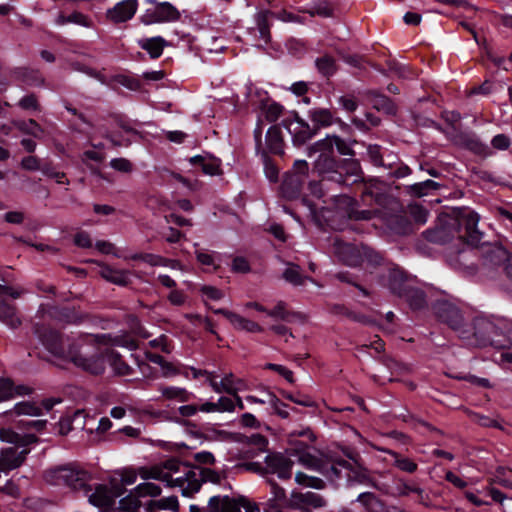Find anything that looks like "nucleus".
<instances>
[{
	"mask_svg": "<svg viewBox=\"0 0 512 512\" xmlns=\"http://www.w3.org/2000/svg\"><path fill=\"white\" fill-rule=\"evenodd\" d=\"M370 101L374 109L387 115H395L397 106L391 98L377 91L370 92Z\"/></svg>",
	"mask_w": 512,
	"mask_h": 512,
	"instance_id": "obj_26",
	"label": "nucleus"
},
{
	"mask_svg": "<svg viewBox=\"0 0 512 512\" xmlns=\"http://www.w3.org/2000/svg\"><path fill=\"white\" fill-rule=\"evenodd\" d=\"M21 293L11 286L0 284V298L11 297L18 299ZM0 320L11 328H17L21 325V320L16 314L15 305L0 299Z\"/></svg>",
	"mask_w": 512,
	"mask_h": 512,
	"instance_id": "obj_14",
	"label": "nucleus"
},
{
	"mask_svg": "<svg viewBox=\"0 0 512 512\" xmlns=\"http://www.w3.org/2000/svg\"><path fill=\"white\" fill-rule=\"evenodd\" d=\"M306 13L311 17L332 18L334 17V6L329 0H314L313 5L306 10Z\"/></svg>",
	"mask_w": 512,
	"mask_h": 512,
	"instance_id": "obj_34",
	"label": "nucleus"
},
{
	"mask_svg": "<svg viewBox=\"0 0 512 512\" xmlns=\"http://www.w3.org/2000/svg\"><path fill=\"white\" fill-rule=\"evenodd\" d=\"M283 278L287 282H289L295 286L303 285L306 280H312L311 277L304 276L300 272L299 266H293V267L286 268L285 271L283 272Z\"/></svg>",
	"mask_w": 512,
	"mask_h": 512,
	"instance_id": "obj_46",
	"label": "nucleus"
},
{
	"mask_svg": "<svg viewBox=\"0 0 512 512\" xmlns=\"http://www.w3.org/2000/svg\"><path fill=\"white\" fill-rule=\"evenodd\" d=\"M339 205L344 208L343 217L347 221L370 220L373 217V211L369 209L360 210L358 201L353 197L343 195Z\"/></svg>",
	"mask_w": 512,
	"mask_h": 512,
	"instance_id": "obj_16",
	"label": "nucleus"
},
{
	"mask_svg": "<svg viewBox=\"0 0 512 512\" xmlns=\"http://www.w3.org/2000/svg\"><path fill=\"white\" fill-rule=\"evenodd\" d=\"M17 106H19L24 111H35V112L41 111V105L38 101L36 94H34V93H30V94L23 96L18 101Z\"/></svg>",
	"mask_w": 512,
	"mask_h": 512,
	"instance_id": "obj_56",
	"label": "nucleus"
},
{
	"mask_svg": "<svg viewBox=\"0 0 512 512\" xmlns=\"http://www.w3.org/2000/svg\"><path fill=\"white\" fill-rule=\"evenodd\" d=\"M33 333L53 356L69 360L90 374L96 376L103 374L107 363L119 376H128L133 373V369L115 349L106 348L103 351L95 350L91 354H85L81 351L79 342H72L66 349L62 335L58 331L38 322L33 324Z\"/></svg>",
	"mask_w": 512,
	"mask_h": 512,
	"instance_id": "obj_2",
	"label": "nucleus"
},
{
	"mask_svg": "<svg viewBox=\"0 0 512 512\" xmlns=\"http://www.w3.org/2000/svg\"><path fill=\"white\" fill-rule=\"evenodd\" d=\"M432 311L439 322L447 325L457 336L459 335L465 318L462 310L456 304L440 298L432 303Z\"/></svg>",
	"mask_w": 512,
	"mask_h": 512,
	"instance_id": "obj_9",
	"label": "nucleus"
},
{
	"mask_svg": "<svg viewBox=\"0 0 512 512\" xmlns=\"http://www.w3.org/2000/svg\"><path fill=\"white\" fill-rule=\"evenodd\" d=\"M19 129L30 136L35 138H41L44 130L41 125L34 119H29L27 121H22L19 125Z\"/></svg>",
	"mask_w": 512,
	"mask_h": 512,
	"instance_id": "obj_55",
	"label": "nucleus"
},
{
	"mask_svg": "<svg viewBox=\"0 0 512 512\" xmlns=\"http://www.w3.org/2000/svg\"><path fill=\"white\" fill-rule=\"evenodd\" d=\"M512 336V321L503 318H491L476 315L470 321L465 319L458 337L466 345L486 347L506 351Z\"/></svg>",
	"mask_w": 512,
	"mask_h": 512,
	"instance_id": "obj_4",
	"label": "nucleus"
},
{
	"mask_svg": "<svg viewBox=\"0 0 512 512\" xmlns=\"http://www.w3.org/2000/svg\"><path fill=\"white\" fill-rule=\"evenodd\" d=\"M134 490L140 499L145 497H157L162 492V488L159 485L147 481L138 484Z\"/></svg>",
	"mask_w": 512,
	"mask_h": 512,
	"instance_id": "obj_43",
	"label": "nucleus"
},
{
	"mask_svg": "<svg viewBox=\"0 0 512 512\" xmlns=\"http://www.w3.org/2000/svg\"><path fill=\"white\" fill-rule=\"evenodd\" d=\"M56 24L57 25H66V24H75L86 28L93 27V21L92 19L85 15L84 13L80 11H73L72 13L66 15L65 13L61 12L56 18Z\"/></svg>",
	"mask_w": 512,
	"mask_h": 512,
	"instance_id": "obj_28",
	"label": "nucleus"
},
{
	"mask_svg": "<svg viewBox=\"0 0 512 512\" xmlns=\"http://www.w3.org/2000/svg\"><path fill=\"white\" fill-rule=\"evenodd\" d=\"M195 255H196L197 261L201 265H203V266H212L213 270L215 272L220 268V265L216 264V262H215L214 253H207L204 250L197 249L195 251Z\"/></svg>",
	"mask_w": 512,
	"mask_h": 512,
	"instance_id": "obj_62",
	"label": "nucleus"
},
{
	"mask_svg": "<svg viewBox=\"0 0 512 512\" xmlns=\"http://www.w3.org/2000/svg\"><path fill=\"white\" fill-rule=\"evenodd\" d=\"M15 396L14 382L5 377H0V402L11 399Z\"/></svg>",
	"mask_w": 512,
	"mask_h": 512,
	"instance_id": "obj_58",
	"label": "nucleus"
},
{
	"mask_svg": "<svg viewBox=\"0 0 512 512\" xmlns=\"http://www.w3.org/2000/svg\"><path fill=\"white\" fill-rule=\"evenodd\" d=\"M10 76L14 80L27 86H41L44 83L40 72L26 67H16L10 71Z\"/></svg>",
	"mask_w": 512,
	"mask_h": 512,
	"instance_id": "obj_21",
	"label": "nucleus"
},
{
	"mask_svg": "<svg viewBox=\"0 0 512 512\" xmlns=\"http://www.w3.org/2000/svg\"><path fill=\"white\" fill-rule=\"evenodd\" d=\"M326 504V500L320 494L310 491L305 493V511H308V507L322 508Z\"/></svg>",
	"mask_w": 512,
	"mask_h": 512,
	"instance_id": "obj_60",
	"label": "nucleus"
},
{
	"mask_svg": "<svg viewBox=\"0 0 512 512\" xmlns=\"http://www.w3.org/2000/svg\"><path fill=\"white\" fill-rule=\"evenodd\" d=\"M139 46L145 50L152 59H158L168 42L161 36L145 38L139 41Z\"/></svg>",
	"mask_w": 512,
	"mask_h": 512,
	"instance_id": "obj_25",
	"label": "nucleus"
},
{
	"mask_svg": "<svg viewBox=\"0 0 512 512\" xmlns=\"http://www.w3.org/2000/svg\"><path fill=\"white\" fill-rule=\"evenodd\" d=\"M387 148H383L378 144H370L367 147V156L370 163L375 167H381L385 160Z\"/></svg>",
	"mask_w": 512,
	"mask_h": 512,
	"instance_id": "obj_42",
	"label": "nucleus"
},
{
	"mask_svg": "<svg viewBox=\"0 0 512 512\" xmlns=\"http://www.w3.org/2000/svg\"><path fill=\"white\" fill-rule=\"evenodd\" d=\"M29 453L30 449H22L21 451H17L16 447H7L1 450L0 460L4 464L6 470L9 472L19 468L25 462Z\"/></svg>",
	"mask_w": 512,
	"mask_h": 512,
	"instance_id": "obj_20",
	"label": "nucleus"
},
{
	"mask_svg": "<svg viewBox=\"0 0 512 512\" xmlns=\"http://www.w3.org/2000/svg\"><path fill=\"white\" fill-rule=\"evenodd\" d=\"M266 149L268 155L273 154L279 157H283L285 154V142L281 125H272L266 132L265 136Z\"/></svg>",
	"mask_w": 512,
	"mask_h": 512,
	"instance_id": "obj_19",
	"label": "nucleus"
},
{
	"mask_svg": "<svg viewBox=\"0 0 512 512\" xmlns=\"http://www.w3.org/2000/svg\"><path fill=\"white\" fill-rule=\"evenodd\" d=\"M441 185L431 179H427L425 181L414 183L408 187V191L412 196L422 197L428 194L429 191L438 190Z\"/></svg>",
	"mask_w": 512,
	"mask_h": 512,
	"instance_id": "obj_36",
	"label": "nucleus"
},
{
	"mask_svg": "<svg viewBox=\"0 0 512 512\" xmlns=\"http://www.w3.org/2000/svg\"><path fill=\"white\" fill-rule=\"evenodd\" d=\"M205 304L207 303L205 302ZM206 306L214 314L223 315L236 329L245 330L251 333H260L263 331V327L259 325L257 322L246 319L235 312L229 311L224 308L214 309L211 306Z\"/></svg>",
	"mask_w": 512,
	"mask_h": 512,
	"instance_id": "obj_15",
	"label": "nucleus"
},
{
	"mask_svg": "<svg viewBox=\"0 0 512 512\" xmlns=\"http://www.w3.org/2000/svg\"><path fill=\"white\" fill-rule=\"evenodd\" d=\"M260 156L262 164L264 166V173L266 178L271 183H277L279 181V167L272 159L270 155H268V151H262V153L257 154Z\"/></svg>",
	"mask_w": 512,
	"mask_h": 512,
	"instance_id": "obj_35",
	"label": "nucleus"
},
{
	"mask_svg": "<svg viewBox=\"0 0 512 512\" xmlns=\"http://www.w3.org/2000/svg\"><path fill=\"white\" fill-rule=\"evenodd\" d=\"M13 410L16 415L39 416L42 414V408L29 401H23L15 404Z\"/></svg>",
	"mask_w": 512,
	"mask_h": 512,
	"instance_id": "obj_50",
	"label": "nucleus"
},
{
	"mask_svg": "<svg viewBox=\"0 0 512 512\" xmlns=\"http://www.w3.org/2000/svg\"><path fill=\"white\" fill-rule=\"evenodd\" d=\"M284 509L295 510L302 509L305 510V493L292 491L291 496L287 497V501L284 504Z\"/></svg>",
	"mask_w": 512,
	"mask_h": 512,
	"instance_id": "obj_57",
	"label": "nucleus"
},
{
	"mask_svg": "<svg viewBox=\"0 0 512 512\" xmlns=\"http://www.w3.org/2000/svg\"><path fill=\"white\" fill-rule=\"evenodd\" d=\"M264 369L274 371L285 378L289 383L293 384L295 382L294 373L288 369L287 367L275 364V363H267L264 366Z\"/></svg>",
	"mask_w": 512,
	"mask_h": 512,
	"instance_id": "obj_61",
	"label": "nucleus"
},
{
	"mask_svg": "<svg viewBox=\"0 0 512 512\" xmlns=\"http://www.w3.org/2000/svg\"><path fill=\"white\" fill-rule=\"evenodd\" d=\"M281 126L291 135L292 143L295 147L305 145L318 135L313 126L301 118L297 112H293L291 116L283 119Z\"/></svg>",
	"mask_w": 512,
	"mask_h": 512,
	"instance_id": "obj_11",
	"label": "nucleus"
},
{
	"mask_svg": "<svg viewBox=\"0 0 512 512\" xmlns=\"http://www.w3.org/2000/svg\"><path fill=\"white\" fill-rule=\"evenodd\" d=\"M465 146L476 155L486 156L490 153L487 144L483 143L478 137L471 136L465 140Z\"/></svg>",
	"mask_w": 512,
	"mask_h": 512,
	"instance_id": "obj_52",
	"label": "nucleus"
},
{
	"mask_svg": "<svg viewBox=\"0 0 512 512\" xmlns=\"http://www.w3.org/2000/svg\"><path fill=\"white\" fill-rule=\"evenodd\" d=\"M241 508L246 512H259L258 505L244 496L215 495L209 498L207 505L208 512H240Z\"/></svg>",
	"mask_w": 512,
	"mask_h": 512,
	"instance_id": "obj_10",
	"label": "nucleus"
},
{
	"mask_svg": "<svg viewBox=\"0 0 512 512\" xmlns=\"http://www.w3.org/2000/svg\"><path fill=\"white\" fill-rule=\"evenodd\" d=\"M190 163L193 166L200 167L206 175L215 176L222 173L221 160L212 155H195L190 158Z\"/></svg>",
	"mask_w": 512,
	"mask_h": 512,
	"instance_id": "obj_22",
	"label": "nucleus"
},
{
	"mask_svg": "<svg viewBox=\"0 0 512 512\" xmlns=\"http://www.w3.org/2000/svg\"><path fill=\"white\" fill-rule=\"evenodd\" d=\"M336 279H338L340 282H344V283H348L350 285H353L354 287H356L360 292L361 294L364 296V297H369L370 296V292L368 289H366L364 286H362L361 284H359L357 282V276L349 273L348 271H341V272H338L336 275H335Z\"/></svg>",
	"mask_w": 512,
	"mask_h": 512,
	"instance_id": "obj_54",
	"label": "nucleus"
},
{
	"mask_svg": "<svg viewBox=\"0 0 512 512\" xmlns=\"http://www.w3.org/2000/svg\"><path fill=\"white\" fill-rule=\"evenodd\" d=\"M236 442L254 446L260 451H265L268 446V439L260 433H255L251 436L242 434V439Z\"/></svg>",
	"mask_w": 512,
	"mask_h": 512,
	"instance_id": "obj_51",
	"label": "nucleus"
},
{
	"mask_svg": "<svg viewBox=\"0 0 512 512\" xmlns=\"http://www.w3.org/2000/svg\"><path fill=\"white\" fill-rule=\"evenodd\" d=\"M138 475L143 480L155 479L166 483V480L169 477L168 472H164L161 468L158 467H141L139 469Z\"/></svg>",
	"mask_w": 512,
	"mask_h": 512,
	"instance_id": "obj_47",
	"label": "nucleus"
},
{
	"mask_svg": "<svg viewBox=\"0 0 512 512\" xmlns=\"http://www.w3.org/2000/svg\"><path fill=\"white\" fill-rule=\"evenodd\" d=\"M315 66L317 71L326 79H330L338 70L335 58L329 54L316 58Z\"/></svg>",
	"mask_w": 512,
	"mask_h": 512,
	"instance_id": "obj_31",
	"label": "nucleus"
},
{
	"mask_svg": "<svg viewBox=\"0 0 512 512\" xmlns=\"http://www.w3.org/2000/svg\"><path fill=\"white\" fill-rule=\"evenodd\" d=\"M91 474L75 463L59 465L44 472V480L54 486H65L72 490H82L86 494L92 491L89 481Z\"/></svg>",
	"mask_w": 512,
	"mask_h": 512,
	"instance_id": "obj_8",
	"label": "nucleus"
},
{
	"mask_svg": "<svg viewBox=\"0 0 512 512\" xmlns=\"http://www.w3.org/2000/svg\"><path fill=\"white\" fill-rule=\"evenodd\" d=\"M201 486V482L195 478V473L193 471H189L187 473L186 483L181 490V494L184 497H192L195 493L199 492Z\"/></svg>",
	"mask_w": 512,
	"mask_h": 512,
	"instance_id": "obj_53",
	"label": "nucleus"
},
{
	"mask_svg": "<svg viewBox=\"0 0 512 512\" xmlns=\"http://www.w3.org/2000/svg\"><path fill=\"white\" fill-rule=\"evenodd\" d=\"M250 465L256 467L255 470L266 478L270 486L272 498L267 501L268 510L270 512H282L284 504L287 501L286 491L268 475L277 474L279 479L288 480L292 476L294 462L281 453H271L265 457V466L259 463H251Z\"/></svg>",
	"mask_w": 512,
	"mask_h": 512,
	"instance_id": "obj_6",
	"label": "nucleus"
},
{
	"mask_svg": "<svg viewBox=\"0 0 512 512\" xmlns=\"http://www.w3.org/2000/svg\"><path fill=\"white\" fill-rule=\"evenodd\" d=\"M295 481L299 485L318 489V490H322L326 487V483L321 478H318L315 476H310L303 472L296 473Z\"/></svg>",
	"mask_w": 512,
	"mask_h": 512,
	"instance_id": "obj_39",
	"label": "nucleus"
},
{
	"mask_svg": "<svg viewBox=\"0 0 512 512\" xmlns=\"http://www.w3.org/2000/svg\"><path fill=\"white\" fill-rule=\"evenodd\" d=\"M263 110L266 120L270 123H274L282 115L284 107L277 102H272L269 105L263 106Z\"/></svg>",
	"mask_w": 512,
	"mask_h": 512,
	"instance_id": "obj_59",
	"label": "nucleus"
},
{
	"mask_svg": "<svg viewBox=\"0 0 512 512\" xmlns=\"http://www.w3.org/2000/svg\"><path fill=\"white\" fill-rule=\"evenodd\" d=\"M379 283L390 292L404 300L413 311H421L428 305L423 289L415 285V277L408 274L398 265L384 269L379 275Z\"/></svg>",
	"mask_w": 512,
	"mask_h": 512,
	"instance_id": "obj_5",
	"label": "nucleus"
},
{
	"mask_svg": "<svg viewBox=\"0 0 512 512\" xmlns=\"http://www.w3.org/2000/svg\"><path fill=\"white\" fill-rule=\"evenodd\" d=\"M276 15L275 12L270 10H263L257 13L256 15V24L260 34V38L265 41V43H269L271 40L270 33V17H274Z\"/></svg>",
	"mask_w": 512,
	"mask_h": 512,
	"instance_id": "obj_32",
	"label": "nucleus"
},
{
	"mask_svg": "<svg viewBox=\"0 0 512 512\" xmlns=\"http://www.w3.org/2000/svg\"><path fill=\"white\" fill-rule=\"evenodd\" d=\"M479 215L472 210H462L452 220V228L459 240L473 247L475 255L481 258L484 266L506 265L509 261V252L500 244L480 243L483 233L477 228Z\"/></svg>",
	"mask_w": 512,
	"mask_h": 512,
	"instance_id": "obj_3",
	"label": "nucleus"
},
{
	"mask_svg": "<svg viewBox=\"0 0 512 512\" xmlns=\"http://www.w3.org/2000/svg\"><path fill=\"white\" fill-rule=\"evenodd\" d=\"M392 455L394 457V466L401 471L407 473H414L417 471L418 465L412 459L405 457L397 452H393Z\"/></svg>",
	"mask_w": 512,
	"mask_h": 512,
	"instance_id": "obj_49",
	"label": "nucleus"
},
{
	"mask_svg": "<svg viewBox=\"0 0 512 512\" xmlns=\"http://www.w3.org/2000/svg\"><path fill=\"white\" fill-rule=\"evenodd\" d=\"M233 375H226L221 381H216L214 379L209 378V383L212 389L217 392H226L228 394H236V390L233 388Z\"/></svg>",
	"mask_w": 512,
	"mask_h": 512,
	"instance_id": "obj_48",
	"label": "nucleus"
},
{
	"mask_svg": "<svg viewBox=\"0 0 512 512\" xmlns=\"http://www.w3.org/2000/svg\"><path fill=\"white\" fill-rule=\"evenodd\" d=\"M138 0H123L108 9L107 18L114 23H122L132 19L137 11Z\"/></svg>",
	"mask_w": 512,
	"mask_h": 512,
	"instance_id": "obj_17",
	"label": "nucleus"
},
{
	"mask_svg": "<svg viewBox=\"0 0 512 512\" xmlns=\"http://www.w3.org/2000/svg\"><path fill=\"white\" fill-rule=\"evenodd\" d=\"M149 346L154 349H160L162 352L169 354L171 353V345L168 337L164 334L149 341Z\"/></svg>",
	"mask_w": 512,
	"mask_h": 512,
	"instance_id": "obj_64",
	"label": "nucleus"
},
{
	"mask_svg": "<svg viewBox=\"0 0 512 512\" xmlns=\"http://www.w3.org/2000/svg\"><path fill=\"white\" fill-rule=\"evenodd\" d=\"M269 403L273 409V412L277 416H279L281 419L289 418L290 414L287 411V409H290L291 411H294V412H298V410L295 407H291L287 403L283 402L275 394H271Z\"/></svg>",
	"mask_w": 512,
	"mask_h": 512,
	"instance_id": "obj_41",
	"label": "nucleus"
},
{
	"mask_svg": "<svg viewBox=\"0 0 512 512\" xmlns=\"http://www.w3.org/2000/svg\"><path fill=\"white\" fill-rule=\"evenodd\" d=\"M294 450L301 464L308 469H313L319 472V468H321L324 460L311 454L309 452V446L306 443L297 441Z\"/></svg>",
	"mask_w": 512,
	"mask_h": 512,
	"instance_id": "obj_23",
	"label": "nucleus"
},
{
	"mask_svg": "<svg viewBox=\"0 0 512 512\" xmlns=\"http://www.w3.org/2000/svg\"><path fill=\"white\" fill-rule=\"evenodd\" d=\"M179 501L176 496H169L158 500H149L145 504L146 512H155L156 510L179 511Z\"/></svg>",
	"mask_w": 512,
	"mask_h": 512,
	"instance_id": "obj_29",
	"label": "nucleus"
},
{
	"mask_svg": "<svg viewBox=\"0 0 512 512\" xmlns=\"http://www.w3.org/2000/svg\"><path fill=\"white\" fill-rule=\"evenodd\" d=\"M195 436L209 442H236L242 439L241 433L220 430L210 424L204 426L203 431L197 432Z\"/></svg>",
	"mask_w": 512,
	"mask_h": 512,
	"instance_id": "obj_18",
	"label": "nucleus"
},
{
	"mask_svg": "<svg viewBox=\"0 0 512 512\" xmlns=\"http://www.w3.org/2000/svg\"><path fill=\"white\" fill-rule=\"evenodd\" d=\"M319 472L329 478H342L341 469L337 467V464L329 461H323L321 468H319Z\"/></svg>",
	"mask_w": 512,
	"mask_h": 512,
	"instance_id": "obj_63",
	"label": "nucleus"
},
{
	"mask_svg": "<svg viewBox=\"0 0 512 512\" xmlns=\"http://www.w3.org/2000/svg\"><path fill=\"white\" fill-rule=\"evenodd\" d=\"M155 4L153 8L146 9L141 16V22L145 25L155 23L175 22L181 17L179 10L170 2H157L156 0H147Z\"/></svg>",
	"mask_w": 512,
	"mask_h": 512,
	"instance_id": "obj_12",
	"label": "nucleus"
},
{
	"mask_svg": "<svg viewBox=\"0 0 512 512\" xmlns=\"http://www.w3.org/2000/svg\"><path fill=\"white\" fill-rule=\"evenodd\" d=\"M161 393L166 399H178L181 402H188L191 398L195 397L192 392L187 391L185 388L175 386H165L161 389Z\"/></svg>",
	"mask_w": 512,
	"mask_h": 512,
	"instance_id": "obj_37",
	"label": "nucleus"
},
{
	"mask_svg": "<svg viewBox=\"0 0 512 512\" xmlns=\"http://www.w3.org/2000/svg\"><path fill=\"white\" fill-rule=\"evenodd\" d=\"M340 255L346 265L357 267L363 262L364 252L361 253L356 246L347 244L341 248Z\"/></svg>",
	"mask_w": 512,
	"mask_h": 512,
	"instance_id": "obj_33",
	"label": "nucleus"
},
{
	"mask_svg": "<svg viewBox=\"0 0 512 512\" xmlns=\"http://www.w3.org/2000/svg\"><path fill=\"white\" fill-rule=\"evenodd\" d=\"M89 502L103 510L114 507V500L110 497L109 488L104 484H99L94 492L89 496Z\"/></svg>",
	"mask_w": 512,
	"mask_h": 512,
	"instance_id": "obj_24",
	"label": "nucleus"
},
{
	"mask_svg": "<svg viewBox=\"0 0 512 512\" xmlns=\"http://www.w3.org/2000/svg\"><path fill=\"white\" fill-rule=\"evenodd\" d=\"M331 312L334 315L343 316L358 323H366L368 321L366 315L352 311L343 304H334L331 307Z\"/></svg>",
	"mask_w": 512,
	"mask_h": 512,
	"instance_id": "obj_38",
	"label": "nucleus"
},
{
	"mask_svg": "<svg viewBox=\"0 0 512 512\" xmlns=\"http://www.w3.org/2000/svg\"><path fill=\"white\" fill-rule=\"evenodd\" d=\"M100 275L103 279L115 285L126 287L131 283L128 271L117 270L109 265L102 267Z\"/></svg>",
	"mask_w": 512,
	"mask_h": 512,
	"instance_id": "obj_27",
	"label": "nucleus"
},
{
	"mask_svg": "<svg viewBox=\"0 0 512 512\" xmlns=\"http://www.w3.org/2000/svg\"><path fill=\"white\" fill-rule=\"evenodd\" d=\"M112 80L116 84L124 86L131 91H139L142 87L140 79L132 75L116 74L113 76Z\"/></svg>",
	"mask_w": 512,
	"mask_h": 512,
	"instance_id": "obj_44",
	"label": "nucleus"
},
{
	"mask_svg": "<svg viewBox=\"0 0 512 512\" xmlns=\"http://www.w3.org/2000/svg\"><path fill=\"white\" fill-rule=\"evenodd\" d=\"M307 117L312 122V126L317 134H319L321 129L328 128L334 124H339L342 131L346 134L352 132V128L340 119L336 110L315 107L308 110Z\"/></svg>",
	"mask_w": 512,
	"mask_h": 512,
	"instance_id": "obj_13",
	"label": "nucleus"
},
{
	"mask_svg": "<svg viewBox=\"0 0 512 512\" xmlns=\"http://www.w3.org/2000/svg\"><path fill=\"white\" fill-rule=\"evenodd\" d=\"M310 168L306 160H295L292 168L283 175L281 193L287 200H296L304 195L307 188L311 195L320 199L324 196L323 186L326 181L309 180Z\"/></svg>",
	"mask_w": 512,
	"mask_h": 512,
	"instance_id": "obj_7",
	"label": "nucleus"
},
{
	"mask_svg": "<svg viewBox=\"0 0 512 512\" xmlns=\"http://www.w3.org/2000/svg\"><path fill=\"white\" fill-rule=\"evenodd\" d=\"M366 512H384V502L373 492L360 493L356 499Z\"/></svg>",
	"mask_w": 512,
	"mask_h": 512,
	"instance_id": "obj_30",
	"label": "nucleus"
},
{
	"mask_svg": "<svg viewBox=\"0 0 512 512\" xmlns=\"http://www.w3.org/2000/svg\"><path fill=\"white\" fill-rule=\"evenodd\" d=\"M280 395L286 399L289 400L297 405L303 406V407H313L315 405L314 400L309 397L308 395L302 394L300 392L292 393L288 392L286 390H280Z\"/></svg>",
	"mask_w": 512,
	"mask_h": 512,
	"instance_id": "obj_45",
	"label": "nucleus"
},
{
	"mask_svg": "<svg viewBox=\"0 0 512 512\" xmlns=\"http://www.w3.org/2000/svg\"><path fill=\"white\" fill-rule=\"evenodd\" d=\"M141 507V501L135 490L119 500V509L123 512H136Z\"/></svg>",
	"mask_w": 512,
	"mask_h": 512,
	"instance_id": "obj_40",
	"label": "nucleus"
},
{
	"mask_svg": "<svg viewBox=\"0 0 512 512\" xmlns=\"http://www.w3.org/2000/svg\"><path fill=\"white\" fill-rule=\"evenodd\" d=\"M349 138H342L337 134H327L326 137L309 145L306 149L308 157L316 154L313 163V173L323 181H330L343 189L357 186L361 189V201L368 206L385 208L389 204L390 195L377 185L364 183V174L359 160L355 158H339L335 151L342 156H355V151Z\"/></svg>",
	"mask_w": 512,
	"mask_h": 512,
	"instance_id": "obj_1",
	"label": "nucleus"
}]
</instances>
